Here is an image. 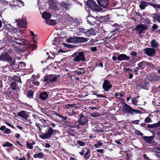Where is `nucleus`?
I'll use <instances>...</instances> for the list:
<instances>
[{"label":"nucleus","instance_id":"obj_45","mask_svg":"<svg viewBox=\"0 0 160 160\" xmlns=\"http://www.w3.org/2000/svg\"><path fill=\"white\" fill-rule=\"evenodd\" d=\"M26 145L27 147L30 149H32L33 148V146L30 144L29 142H27L26 143Z\"/></svg>","mask_w":160,"mask_h":160},{"label":"nucleus","instance_id":"obj_43","mask_svg":"<svg viewBox=\"0 0 160 160\" xmlns=\"http://www.w3.org/2000/svg\"><path fill=\"white\" fill-rule=\"evenodd\" d=\"M152 125L153 128L159 127L160 126V121L158 122L157 123H154Z\"/></svg>","mask_w":160,"mask_h":160},{"label":"nucleus","instance_id":"obj_4","mask_svg":"<svg viewBox=\"0 0 160 160\" xmlns=\"http://www.w3.org/2000/svg\"><path fill=\"white\" fill-rule=\"evenodd\" d=\"M66 42L70 43H78L88 41V39L82 37H72L66 39Z\"/></svg>","mask_w":160,"mask_h":160},{"label":"nucleus","instance_id":"obj_10","mask_svg":"<svg viewBox=\"0 0 160 160\" xmlns=\"http://www.w3.org/2000/svg\"><path fill=\"white\" fill-rule=\"evenodd\" d=\"M112 85L108 80H105L103 83L102 88L106 91H108L112 88Z\"/></svg>","mask_w":160,"mask_h":160},{"label":"nucleus","instance_id":"obj_24","mask_svg":"<svg viewBox=\"0 0 160 160\" xmlns=\"http://www.w3.org/2000/svg\"><path fill=\"white\" fill-rule=\"evenodd\" d=\"M48 97V95L46 92L41 93L39 95V98L42 100H45Z\"/></svg>","mask_w":160,"mask_h":160},{"label":"nucleus","instance_id":"obj_27","mask_svg":"<svg viewBox=\"0 0 160 160\" xmlns=\"http://www.w3.org/2000/svg\"><path fill=\"white\" fill-rule=\"evenodd\" d=\"M75 74L78 75H82L85 72V70L82 68H80L78 70H76L74 72Z\"/></svg>","mask_w":160,"mask_h":160},{"label":"nucleus","instance_id":"obj_59","mask_svg":"<svg viewBox=\"0 0 160 160\" xmlns=\"http://www.w3.org/2000/svg\"><path fill=\"white\" fill-rule=\"evenodd\" d=\"M5 128L6 127L5 126H2L0 128V130L1 131H3L4 130H5V129H6Z\"/></svg>","mask_w":160,"mask_h":160},{"label":"nucleus","instance_id":"obj_5","mask_svg":"<svg viewBox=\"0 0 160 160\" xmlns=\"http://www.w3.org/2000/svg\"><path fill=\"white\" fill-rule=\"evenodd\" d=\"M67 113L69 116H72L76 114L77 107L75 104H68L66 106Z\"/></svg>","mask_w":160,"mask_h":160},{"label":"nucleus","instance_id":"obj_11","mask_svg":"<svg viewBox=\"0 0 160 160\" xmlns=\"http://www.w3.org/2000/svg\"><path fill=\"white\" fill-rule=\"evenodd\" d=\"M12 40L14 41L13 42L16 43L18 44H21V42H24V40L21 38V36L18 35L14 36L12 38Z\"/></svg>","mask_w":160,"mask_h":160},{"label":"nucleus","instance_id":"obj_54","mask_svg":"<svg viewBox=\"0 0 160 160\" xmlns=\"http://www.w3.org/2000/svg\"><path fill=\"white\" fill-rule=\"evenodd\" d=\"M139 121V120H134L133 121H132L131 122L133 124H138V122Z\"/></svg>","mask_w":160,"mask_h":160},{"label":"nucleus","instance_id":"obj_50","mask_svg":"<svg viewBox=\"0 0 160 160\" xmlns=\"http://www.w3.org/2000/svg\"><path fill=\"white\" fill-rule=\"evenodd\" d=\"M102 145V143L100 142H98L96 144H95V146L96 148H98L100 147Z\"/></svg>","mask_w":160,"mask_h":160},{"label":"nucleus","instance_id":"obj_39","mask_svg":"<svg viewBox=\"0 0 160 160\" xmlns=\"http://www.w3.org/2000/svg\"><path fill=\"white\" fill-rule=\"evenodd\" d=\"M61 5L62 7L65 8V10L68 9L69 7V5L68 4L64 2L61 3Z\"/></svg>","mask_w":160,"mask_h":160},{"label":"nucleus","instance_id":"obj_13","mask_svg":"<svg viewBox=\"0 0 160 160\" xmlns=\"http://www.w3.org/2000/svg\"><path fill=\"white\" fill-rule=\"evenodd\" d=\"M17 115L19 117L27 120L28 117L29 113L26 111H21L18 112Z\"/></svg>","mask_w":160,"mask_h":160},{"label":"nucleus","instance_id":"obj_38","mask_svg":"<svg viewBox=\"0 0 160 160\" xmlns=\"http://www.w3.org/2000/svg\"><path fill=\"white\" fill-rule=\"evenodd\" d=\"M100 115V113L98 112H94L90 114V116L92 117H98Z\"/></svg>","mask_w":160,"mask_h":160},{"label":"nucleus","instance_id":"obj_31","mask_svg":"<svg viewBox=\"0 0 160 160\" xmlns=\"http://www.w3.org/2000/svg\"><path fill=\"white\" fill-rule=\"evenodd\" d=\"M152 18L160 22V13L155 14L153 15Z\"/></svg>","mask_w":160,"mask_h":160},{"label":"nucleus","instance_id":"obj_56","mask_svg":"<svg viewBox=\"0 0 160 160\" xmlns=\"http://www.w3.org/2000/svg\"><path fill=\"white\" fill-rule=\"evenodd\" d=\"M96 95L97 96V97H99V98H104L106 97L105 96L103 95V94H96Z\"/></svg>","mask_w":160,"mask_h":160},{"label":"nucleus","instance_id":"obj_34","mask_svg":"<svg viewBox=\"0 0 160 160\" xmlns=\"http://www.w3.org/2000/svg\"><path fill=\"white\" fill-rule=\"evenodd\" d=\"M148 4L150 6L153 7L156 9H160V5H158V4H156L152 3H148Z\"/></svg>","mask_w":160,"mask_h":160},{"label":"nucleus","instance_id":"obj_37","mask_svg":"<svg viewBox=\"0 0 160 160\" xmlns=\"http://www.w3.org/2000/svg\"><path fill=\"white\" fill-rule=\"evenodd\" d=\"M11 88L13 90H15L18 88L17 83L16 82H12L11 85Z\"/></svg>","mask_w":160,"mask_h":160},{"label":"nucleus","instance_id":"obj_49","mask_svg":"<svg viewBox=\"0 0 160 160\" xmlns=\"http://www.w3.org/2000/svg\"><path fill=\"white\" fill-rule=\"evenodd\" d=\"M27 96L29 97L32 96H33V92L32 91H29L27 93Z\"/></svg>","mask_w":160,"mask_h":160},{"label":"nucleus","instance_id":"obj_36","mask_svg":"<svg viewBox=\"0 0 160 160\" xmlns=\"http://www.w3.org/2000/svg\"><path fill=\"white\" fill-rule=\"evenodd\" d=\"M158 75L152 76L151 77L150 80L151 82H155L158 79Z\"/></svg>","mask_w":160,"mask_h":160},{"label":"nucleus","instance_id":"obj_8","mask_svg":"<svg viewBox=\"0 0 160 160\" xmlns=\"http://www.w3.org/2000/svg\"><path fill=\"white\" fill-rule=\"evenodd\" d=\"M14 3H16V4L11 3L9 5L11 8L14 10L17 9L18 8L23 6L24 5V2L21 1L15 0L14 2Z\"/></svg>","mask_w":160,"mask_h":160},{"label":"nucleus","instance_id":"obj_3","mask_svg":"<svg viewBox=\"0 0 160 160\" xmlns=\"http://www.w3.org/2000/svg\"><path fill=\"white\" fill-rule=\"evenodd\" d=\"M71 57L72 60L75 62L84 61L85 60V58L83 52H76L72 54Z\"/></svg>","mask_w":160,"mask_h":160},{"label":"nucleus","instance_id":"obj_18","mask_svg":"<svg viewBox=\"0 0 160 160\" xmlns=\"http://www.w3.org/2000/svg\"><path fill=\"white\" fill-rule=\"evenodd\" d=\"M119 61L129 60L130 59V58L124 54L119 55L117 58Z\"/></svg>","mask_w":160,"mask_h":160},{"label":"nucleus","instance_id":"obj_6","mask_svg":"<svg viewBox=\"0 0 160 160\" xmlns=\"http://www.w3.org/2000/svg\"><path fill=\"white\" fill-rule=\"evenodd\" d=\"M56 131V130H53L51 127H48L46 130L45 133L41 136V138L43 139H48L50 138L53 134Z\"/></svg>","mask_w":160,"mask_h":160},{"label":"nucleus","instance_id":"obj_52","mask_svg":"<svg viewBox=\"0 0 160 160\" xmlns=\"http://www.w3.org/2000/svg\"><path fill=\"white\" fill-rule=\"evenodd\" d=\"M136 134L138 135H140L141 136H143V133L142 132H140L138 130H136L135 131Z\"/></svg>","mask_w":160,"mask_h":160},{"label":"nucleus","instance_id":"obj_22","mask_svg":"<svg viewBox=\"0 0 160 160\" xmlns=\"http://www.w3.org/2000/svg\"><path fill=\"white\" fill-rule=\"evenodd\" d=\"M42 15V18L46 20H48L51 18V13L47 12H43Z\"/></svg>","mask_w":160,"mask_h":160},{"label":"nucleus","instance_id":"obj_1","mask_svg":"<svg viewBox=\"0 0 160 160\" xmlns=\"http://www.w3.org/2000/svg\"><path fill=\"white\" fill-rule=\"evenodd\" d=\"M0 60L3 62H6L10 64L11 66L14 65L15 60L12 59L9 54L7 53H3L0 55Z\"/></svg>","mask_w":160,"mask_h":160},{"label":"nucleus","instance_id":"obj_40","mask_svg":"<svg viewBox=\"0 0 160 160\" xmlns=\"http://www.w3.org/2000/svg\"><path fill=\"white\" fill-rule=\"evenodd\" d=\"M93 130L94 132H101L102 131L101 128L98 126L95 127V128H93Z\"/></svg>","mask_w":160,"mask_h":160},{"label":"nucleus","instance_id":"obj_58","mask_svg":"<svg viewBox=\"0 0 160 160\" xmlns=\"http://www.w3.org/2000/svg\"><path fill=\"white\" fill-rule=\"evenodd\" d=\"M137 53L136 52L133 51L131 53V55L133 57L136 56L137 55Z\"/></svg>","mask_w":160,"mask_h":160},{"label":"nucleus","instance_id":"obj_21","mask_svg":"<svg viewBox=\"0 0 160 160\" xmlns=\"http://www.w3.org/2000/svg\"><path fill=\"white\" fill-rule=\"evenodd\" d=\"M96 35L95 30L93 28H91L87 30L86 36L90 37L91 35Z\"/></svg>","mask_w":160,"mask_h":160},{"label":"nucleus","instance_id":"obj_30","mask_svg":"<svg viewBox=\"0 0 160 160\" xmlns=\"http://www.w3.org/2000/svg\"><path fill=\"white\" fill-rule=\"evenodd\" d=\"M84 152H85L84 155V157L86 158H88L90 157V156L89 154L90 152V150L87 148H85L84 149Z\"/></svg>","mask_w":160,"mask_h":160},{"label":"nucleus","instance_id":"obj_2","mask_svg":"<svg viewBox=\"0 0 160 160\" xmlns=\"http://www.w3.org/2000/svg\"><path fill=\"white\" fill-rule=\"evenodd\" d=\"M122 110L124 112L128 113L132 115L135 113H141L140 111L132 108L130 106L124 102H122Z\"/></svg>","mask_w":160,"mask_h":160},{"label":"nucleus","instance_id":"obj_42","mask_svg":"<svg viewBox=\"0 0 160 160\" xmlns=\"http://www.w3.org/2000/svg\"><path fill=\"white\" fill-rule=\"evenodd\" d=\"M87 30L83 28H80L79 29V31L80 32L85 34L86 35V32Z\"/></svg>","mask_w":160,"mask_h":160},{"label":"nucleus","instance_id":"obj_44","mask_svg":"<svg viewBox=\"0 0 160 160\" xmlns=\"http://www.w3.org/2000/svg\"><path fill=\"white\" fill-rule=\"evenodd\" d=\"M144 121L146 123H148L151 122L152 121V120L150 118L148 117L145 119Z\"/></svg>","mask_w":160,"mask_h":160},{"label":"nucleus","instance_id":"obj_23","mask_svg":"<svg viewBox=\"0 0 160 160\" xmlns=\"http://www.w3.org/2000/svg\"><path fill=\"white\" fill-rule=\"evenodd\" d=\"M142 138L147 143H151L152 142V140L154 139V136H151L148 137L144 136H143Z\"/></svg>","mask_w":160,"mask_h":160},{"label":"nucleus","instance_id":"obj_48","mask_svg":"<svg viewBox=\"0 0 160 160\" xmlns=\"http://www.w3.org/2000/svg\"><path fill=\"white\" fill-rule=\"evenodd\" d=\"M49 75H48L45 76L43 78V81L44 82H49Z\"/></svg>","mask_w":160,"mask_h":160},{"label":"nucleus","instance_id":"obj_19","mask_svg":"<svg viewBox=\"0 0 160 160\" xmlns=\"http://www.w3.org/2000/svg\"><path fill=\"white\" fill-rule=\"evenodd\" d=\"M49 7L52 10H56L57 9L56 3L52 0H49L48 1Z\"/></svg>","mask_w":160,"mask_h":160},{"label":"nucleus","instance_id":"obj_46","mask_svg":"<svg viewBox=\"0 0 160 160\" xmlns=\"http://www.w3.org/2000/svg\"><path fill=\"white\" fill-rule=\"evenodd\" d=\"M132 103L135 105H137V103L138 102V100L136 99V98L133 99V98H132Z\"/></svg>","mask_w":160,"mask_h":160},{"label":"nucleus","instance_id":"obj_12","mask_svg":"<svg viewBox=\"0 0 160 160\" xmlns=\"http://www.w3.org/2000/svg\"><path fill=\"white\" fill-rule=\"evenodd\" d=\"M153 65L150 62L145 61H142L138 63V65L139 68L142 69L144 68L147 66H151Z\"/></svg>","mask_w":160,"mask_h":160},{"label":"nucleus","instance_id":"obj_51","mask_svg":"<svg viewBox=\"0 0 160 160\" xmlns=\"http://www.w3.org/2000/svg\"><path fill=\"white\" fill-rule=\"evenodd\" d=\"M11 130L8 128H6L4 131V132L6 134H9L11 133Z\"/></svg>","mask_w":160,"mask_h":160},{"label":"nucleus","instance_id":"obj_47","mask_svg":"<svg viewBox=\"0 0 160 160\" xmlns=\"http://www.w3.org/2000/svg\"><path fill=\"white\" fill-rule=\"evenodd\" d=\"M80 125V123L79 121L78 122V121H76L75 122L74 124V126L75 127L78 128H80L79 126Z\"/></svg>","mask_w":160,"mask_h":160},{"label":"nucleus","instance_id":"obj_63","mask_svg":"<svg viewBox=\"0 0 160 160\" xmlns=\"http://www.w3.org/2000/svg\"><path fill=\"white\" fill-rule=\"evenodd\" d=\"M158 28V26L156 24H154L152 27V28L153 29H156Z\"/></svg>","mask_w":160,"mask_h":160},{"label":"nucleus","instance_id":"obj_29","mask_svg":"<svg viewBox=\"0 0 160 160\" xmlns=\"http://www.w3.org/2000/svg\"><path fill=\"white\" fill-rule=\"evenodd\" d=\"M148 3L145 2H141L139 5L140 8L142 9H144L145 7L148 6Z\"/></svg>","mask_w":160,"mask_h":160},{"label":"nucleus","instance_id":"obj_41","mask_svg":"<svg viewBox=\"0 0 160 160\" xmlns=\"http://www.w3.org/2000/svg\"><path fill=\"white\" fill-rule=\"evenodd\" d=\"M12 144L10 143L9 142H7L2 145V146L3 147H12Z\"/></svg>","mask_w":160,"mask_h":160},{"label":"nucleus","instance_id":"obj_28","mask_svg":"<svg viewBox=\"0 0 160 160\" xmlns=\"http://www.w3.org/2000/svg\"><path fill=\"white\" fill-rule=\"evenodd\" d=\"M45 22L47 24L52 26L55 25L56 23L55 20L52 19L46 20Z\"/></svg>","mask_w":160,"mask_h":160},{"label":"nucleus","instance_id":"obj_60","mask_svg":"<svg viewBox=\"0 0 160 160\" xmlns=\"http://www.w3.org/2000/svg\"><path fill=\"white\" fill-rule=\"evenodd\" d=\"M33 84L34 85L38 86L39 85V83L38 82L34 81L33 82Z\"/></svg>","mask_w":160,"mask_h":160},{"label":"nucleus","instance_id":"obj_25","mask_svg":"<svg viewBox=\"0 0 160 160\" xmlns=\"http://www.w3.org/2000/svg\"><path fill=\"white\" fill-rule=\"evenodd\" d=\"M87 22L91 25L94 24L96 22V19L92 16H88L87 18Z\"/></svg>","mask_w":160,"mask_h":160},{"label":"nucleus","instance_id":"obj_61","mask_svg":"<svg viewBox=\"0 0 160 160\" xmlns=\"http://www.w3.org/2000/svg\"><path fill=\"white\" fill-rule=\"evenodd\" d=\"M98 67L103 68V65L102 63L100 62L99 63V64L96 65Z\"/></svg>","mask_w":160,"mask_h":160},{"label":"nucleus","instance_id":"obj_17","mask_svg":"<svg viewBox=\"0 0 160 160\" xmlns=\"http://www.w3.org/2000/svg\"><path fill=\"white\" fill-rule=\"evenodd\" d=\"M146 28L143 25L139 24L136 26L135 28V30L139 31L138 33L140 34L143 32V31L146 30Z\"/></svg>","mask_w":160,"mask_h":160},{"label":"nucleus","instance_id":"obj_16","mask_svg":"<svg viewBox=\"0 0 160 160\" xmlns=\"http://www.w3.org/2000/svg\"><path fill=\"white\" fill-rule=\"evenodd\" d=\"M98 4L101 7L106 8L109 5L108 0H98Z\"/></svg>","mask_w":160,"mask_h":160},{"label":"nucleus","instance_id":"obj_7","mask_svg":"<svg viewBox=\"0 0 160 160\" xmlns=\"http://www.w3.org/2000/svg\"><path fill=\"white\" fill-rule=\"evenodd\" d=\"M87 4L88 7L94 11H98L101 10V8L93 1L91 0L88 1L87 2Z\"/></svg>","mask_w":160,"mask_h":160},{"label":"nucleus","instance_id":"obj_20","mask_svg":"<svg viewBox=\"0 0 160 160\" xmlns=\"http://www.w3.org/2000/svg\"><path fill=\"white\" fill-rule=\"evenodd\" d=\"M59 75L52 74L49 75V82H54L57 81L58 79V77H59Z\"/></svg>","mask_w":160,"mask_h":160},{"label":"nucleus","instance_id":"obj_9","mask_svg":"<svg viewBox=\"0 0 160 160\" xmlns=\"http://www.w3.org/2000/svg\"><path fill=\"white\" fill-rule=\"evenodd\" d=\"M144 51L146 54L149 56H153L156 53L155 49L150 48H146L144 49Z\"/></svg>","mask_w":160,"mask_h":160},{"label":"nucleus","instance_id":"obj_62","mask_svg":"<svg viewBox=\"0 0 160 160\" xmlns=\"http://www.w3.org/2000/svg\"><path fill=\"white\" fill-rule=\"evenodd\" d=\"M59 117L62 118L63 120H66L67 118V117L62 116L60 115H59Z\"/></svg>","mask_w":160,"mask_h":160},{"label":"nucleus","instance_id":"obj_14","mask_svg":"<svg viewBox=\"0 0 160 160\" xmlns=\"http://www.w3.org/2000/svg\"><path fill=\"white\" fill-rule=\"evenodd\" d=\"M88 121L87 118L86 116L81 115L79 119L80 124L81 126H83Z\"/></svg>","mask_w":160,"mask_h":160},{"label":"nucleus","instance_id":"obj_64","mask_svg":"<svg viewBox=\"0 0 160 160\" xmlns=\"http://www.w3.org/2000/svg\"><path fill=\"white\" fill-rule=\"evenodd\" d=\"M147 127L148 128H149L152 129V128H153L152 124H148L147 125Z\"/></svg>","mask_w":160,"mask_h":160},{"label":"nucleus","instance_id":"obj_26","mask_svg":"<svg viewBox=\"0 0 160 160\" xmlns=\"http://www.w3.org/2000/svg\"><path fill=\"white\" fill-rule=\"evenodd\" d=\"M151 46L153 48H155L158 47L159 45L158 42L155 39H152L150 42Z\"/></svg>","mask_w":160,"mask_h":160},{"label":"nucleus","instance_id":"obj_53","mask_svg":"<svg viewBox=\"0 0 160 160\" xmlns=\"http://www.w3.org/2000/svg\"><path fill=\"white\" fill-rule=\"evenodd\" d=\"M78 143L80 146H83L85 145V143L81 141H79L78 142Z\"/></svg>","mask_w":160,"mask_h":160},{"label":"nucleus","instance_id":"obj_55","mask_svg":"<svg viewBox=\"0 0 160 160\" xmlns=\"http://www.w3.org/2000/svg\"><path fill=\"white\" fill-rule=\"evenodd\" d=\"M138 70H139V68H138V67H136L135 68V69L134 70V72H135V74H138Z\"/></svg>","mask_w":160,"mask_h":160},{"label":"nucleus","instance_id":"obj_33","mask_svg":"<svg viewBox=\"0 0 160 160\" xmlns=\"http://www.w3.org/2000/svg\"><path fill=\"white\" fill-rule=\"evenodd\" d=\"M8 30L10 31L11 33H16L17 32H20V30H19L18 28H8Z\"/></svg>","mask_w":160,"mask_h":160},{"label":"nucleus","instance_id":"obj_57","mask_svg":"<svg viewBox=\"0 0 160 160\" xmlns=\"http://www.w3.org/2000/svg\"><path fill=\"white\" fill-rule=\"evenodd\" d=\"M91 50L92 52H95L97 50V49L96 47H91Z\"/></svg>","mask_w":160,"mask_h":160},{"label":"nucleus","instance_id":"obj_15","mask_svg":"<svg viewBox=\"0 0 160 160\" xmlns=\"http://www.w3.org/2000/svg\"><path fill=\"white\" fill-rule=\"evenodd\" d=\"M15 22L18 23L17 26L18 27L21 28H25L27 24L25 21L20 20H16Z\"/></svg>","mask_w":160,"mask_h":160},{"label":"nucleus","instance_id":"obj_32","mask_svg":"<svg viewBox=\"0 0 160 160\" xmlns=\"http://www.w3.org/2000/svg\"><path fill=\"white\" fill-rule=\"evenodd\" d=\"M43 156V154L42 152L35 154L33 155V157L34 158H42Z\"/></svg>","mask_w":160,"mask_h":160},{"label":"nucleus","instance_id":"obj_35","mask_svg":"<svg viewBox=\"0 0 160 160\" xmlns=\"http://www.w3.org/2000/svg\"><path fill=\"white\" fill-rule=\"evenodd\" d=\"M59 37H56L52 41V43L53 45H56L57 43H59Z\"/></svg>","mask_w":160,"mask_h":160}]
</instances>
